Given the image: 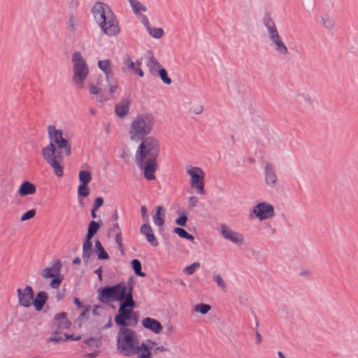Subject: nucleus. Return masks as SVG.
<instances>
[{
  "mask_svg": "<svg viewBox=\"0 0 358 358\" xmlns=\"http://www.w3.org/2000/svg\"><path fill=\"white\" fill-rule=\"evenodd\" d=\"M54 270L55 269L53 266L46 267L43 270L41 275L45 279L53 278L50 282V285L51 288L57 289L61 285L63 280V277L61 275H55Z\"/></svg>",
  "mask_w": 358,
  "mask_h": 358,
  "instance_id": "13",
  "label": "nucleus"
},
{
  "mask_svg": "<svg viewBox=\"0 0 358 358\" xmlns=\"http://www.w3.org/2000/svg\"><path fill=\"white\" fill-rule=\"evenodd\" d=\"M199 267H200V264L199 262H194L192 264L185 267L183 269V272L187 275H192Z\"/></svg>",
  "mask_w": 358,
  "mask_h": 358,
  "instance_id": "36",
  "label": "nucleus"
},
{
  "mask_svg": "<svg viewBox=\"0 0 358 358\" xmlns=\"http://www.w3.org/2000/svg\"><path fill=\"white\" fill-rule=\"evenodd\" d=\"M131 266L136 275L145 277V273L141 271V264L138 259H133L131 262Z\"/></svg>",
  "mask_w": 358,
  "mask_h": 358,
  "instance_id": "30",
  "label": "nucleus"
},
{
  "mask_svg": "<svg viewBox=\"0 0 358 358\" xmlns=\"http://www.w3.org/2000/svg\"><path fill=\"white\" fill-rule=\"evenodd\" d=\"M129 1L131 5L132 3H134L136 1V0H129Z\"/></svg>",
  "mask_w": 358,
  "mask_h": 358,
  "instance_id": "60",
  "label": "nucleus"
},
{
  "mask_svg": "<svg viewBox=\"0 0 358 358\" xmlns=\"http://www.w3.org/2000/svg\"><path fill=\"white\" fill-rule=\"evenodd\" d=\"M149 34L155 38H160L164 35V30L162 28L148 27Z\"/></svg>",
  "mask_w": 358,
  "mask_h": 358,
  "instance_id": "35",
  "label": "nucleus"
},
{
  "mask_svg": "<svg viewBox=\"0 0 358 358\" xmlns=\"http://www.w3.org/2000/svg\"><path fill=\"white\" fill-rule=\"evenodd\" d=\"M142 23L147 27L148 29V27H150L149 26V24H150L149 20L146 16H143L142 17Z\"/></svg>",
  "mask_w": 358,
  "mask_h": 358,
  "instance_id": "51",
  "label": "nucleus"
},
{
  "mask_svg": "<svg viewBox=\"0 0 358 358\" xmlns=\"http://www.w3.org/2000/svg\"><path fill=\"white\" fill-rule=\"evenodd\" d=\"M18 301L21 306L29 308L33 303L34 291L30 285H27L24 289H17Z\"/></svg>",
  "mask_w": 358,
  "mask_h": 358,
  "instance_id": "12",
  "label": "nucleus"
},
{
  "mask_svg": "<svg viewBox=\"0 0 358 358\" xmlns=\"http://www.w3.org/2000/svg\"><path fill=\"white\" fill-rule=\"evenodd\" d=\"M221 233L224 238L230 240L234 243L238 244L243 241V235L231 230L225 224L221 225Z\"/></svg>",
  "mask_w": 358,
  "mask_h": 358,
  "instance_id": "14",
  "label": "nucleus"
},
{
  "mask_svg": "<svg viewBox=\"0 0 358 358\" xmlns=\"http://www.w3.org/2000/svg\"><path fill=\"white\" fill-rule=\"evenodd\" d=\"M323 25L329 30L335 29V22L331 18L322 19Z\"/></svg>",
  "mask_w": 358,
  "mask_h": 358,
  "instance_id": "39",
  "label": "nucleus"
},
{
  "mask_svg": "<svg viewBox=\"0 0 358 358\" xmlns=\"http://www.w3.org/2000/svg\"><path fill=\"white\" fill-rule=\"evenodd\" d=\"M92 239L85 237L83 245V259L87 263L92 254Z\"/></svg>",
  "mask_w": 358,
  "mask_h": 358,
  "instance_id": "23",
  "label": "nucleus"
},
{
  "mask_svg": "<svg viewBox=\"0 0 358 358\" xmlns=\"http://www.w3.org/2000/svg\"><path fill=\"white\" fill-rule=\"evenodd\" d=\"M94 17L99 22L103 32L108 36H115L120 29L117 20L110 7L103 3H96L93 8Z\"/></svg>",
  "mask_w": 358,
  "mask_h": 358,
  "instance_id": "5",
  "label": "nucleus"
},
{
  "mask_svg": "<svg viewBox=\"0 0 358 358\" xmlns=\"http://www.w3.org/2000/svg\"><path fill=\"white\" fill-rule=\"evenodd\" d=\"M154 124V117L150 114L142 113L136 115L129 127V133L131 141H142L151 132Z\"/></svg>",
  "mask_w": 358,
  "mask_h": 358,
  "instance_id": "7",
  "label": "nucleus"
},
{
  "mask_svg": "<svg viewBox=\"0 0 358 358\" xmlns=\"http://www.w3.org/2000/svg\"><path fill=\"white\" fill-rule=\"evenodd\" d=\"M117 214L116 213L115 215V219H117Z\"/></svg>",
  "mask_w": 358,
  "mask_h": 358,
  "instance_id": "63",
  "label": "nucleus"
},
{
  "mask_svg": "<svg viewBox=\"0 0 358 358\" xmlns=\"http://www.w3.org/2000/svg\"><path fill=\"white\" fill-rule=\"evenodd\" d=\"M186 171L190 177V186L192 189H195L198 194L203 195L204 190V178L205 173L199 167L188 165L186 166Z\"/></svg>",
  "mask_w": 358,
  "mask_h": 358,
  "instance_id": "10",
  "label": "nucleus"
},
{
  "mask_svg": "<svg viewBox=\"0 0 358 358\" xmlns=\"http://www.w3.org/2000/svg\"><path fill=\"white\" fill-rule=\"evenodd\" d=\"M266 182L268 185H274L277 181L276 175L274 173L273 168L271 164H266L265 168Z\"/></svg>",
  "mask_w": 358,
  "mask_h": 358,
  "instance_id": "25",
  "label": "nucleus"
},
{
  "mask_svg": "<svg viewBox=\"0 0 358 358\" xmlns=\"http://www.w3.org/2000/svg\"><path fill=\"white\" fill-rule=\"evenodd\" d=\"M147 212H148V210H147L146 206H142L141 208V215H142V217L144 220H148V216Z\"/></svg>",
  "mask_w": 358,
  "mask_h": 358,
  "instance_id": "48",
  "label": "nucleus"
},
{
  "mask_svg": "<svg viewBox=\"0 0 358 358\" xmlns=\"http://www.w3.org/2000/svg\"><path fill=\"white\" fill-rule=\"evenodd\" d=\"M95 247L97 250V256L99 259H108L109 258L108 253L106 252L99 241L97 240L95 241Z\"/></svg>",
  "mask_w": 358,
  "mask_h": 358,
  "instance_id": "28",
  "label": "nucleus"
},
{
  "mask_svg": "<svg viewBox=\"0 0 358 358\" xmlns=\"http://www.w3.org/2000/svg\"><path fill=\"white\" fill-rule=\"evenodd\" d=\"M199 199L196 196H190L188 199V207L192 208L198 203Z\"/></svg>",
  "mask_w": 358,
  "mask_h": 358,
  "instance_id": "42",
  "label": "nucleus"
},
{
  "mask_svg": "<svg viewBox=\"0 0 358 358\" xmlns=\"http://www.w3.org/2000/svg\"><path fill=\"white\" fill-rule=\"evenodd\" d=\"M165 220V211L164 208L162 206H158L156 207V213L153 216L154 223L159 226L162 227L164 225Z\"/></svg>",
  "mask_w": 358,
  "mask_h": 358,
  "instance_id": "24",
  "label": "nucleus"
},
{
  "mask_svg": "<svg viewBox=\"0 0 358 358\" xmlns=\"http://www.w3.org/2000/svg\"><path fill=\"white\" fill-rule=\"evenodd\" d=\"M80 263V259L79 257H76L73 260V264H78Z\"/></svg>",
  "mask_w": 358,
  "mask_h": 358,
  "instance_id": "57",
  "label": "nucleus"
},
{
  "mask_svg": "<svg viewBox=\"0 0 358 358\" xmlns=\"http://www.w3.org/2000/svg\"><path fill=\"white\" fill-rule=\"evenodd\" d=\"M98 66L106 74V78L110 86L109 92H106L102 88H100L94 85H89V92L90 94L94 95L96 101L104 103L110 100L113 97V93L117 89V83L110 79L109 75L112 71V64L110 60H100L98 62Z\"/></svg>",
  "mask_w": 358,
  "mask_h": 358,
  "instance_id": "6",
  "label": "nucleus"
},
{
  "mask_svg": "<svg viewBox=\"0 0 358 358\" xmlns=\"http://www.w3.org/2000/svg\"><path fill=\"white\" fill-rule=\"evenodd\" d=\"M99 227H100V225L98 222H96L95 221H91L90 223L89 224L86 237L92 239V237L98 231Z\"/></svg>",
  "mask_w": 358,
  "mask_h": 358,
  "instance_id": "27",
  "label": "nucleus"
},
{
  "mask_svg": "<svg viewBox=\"0 0 358 358\" xmlns=\"http://www.w3.org/2000/svg\"><path fill=\"white\" fill-rule=\"evenodd\" d=\"M173 232L177 234L180 237L193 241L194 239V236L189 233H187L184 229L180 227H176L173 229Z\"/></svg>",
  "mask_w": 358,
  "mask_h": 358,
  "instance_id": "31",
  "label": "nucleus"
},
{
  "mask_svg": "<svg viewBox=\"0 0 358 358\" xmlns=\"http://www.w3.org/2000/svg\"><path fill=\"white\" fill-rule=\"evenodd\" d=\"M187 220V216L182 215L176 220V224H177L180 226H185Z\"/></svg>",
  "mask_w": 358,
  "mask_h": 358,
  "instance_id": "46",
  "label": "nucleus"
},
{
  "mask_svg": "<svg viewBox=\"0 0 358 358\" xmlns=\"http://www.w3.org/2000/svg\"><path fill=\"white\" fill-rule=\"evenodd\" d=\"M134 355H136L138 358H152V354L144 343L136 345L134 350Z\"/></svg>",
  "mask_w": 358,
  "mask_h": 358,
  "instance_id": "22",
  "label": "nucleus"
},
{
  "mask_svg": "<svg viewBox=\"0 0 358 358\" xmlns=\"http://www.w3.org/2000/svg\"><path fill=\"white\" fill-rule=\"evenodd\" d=\"M63 336V339L62 341H66L67 340H73V341H79L81 339V336H78L74 337L73 335H69L64 334Z\"/></svg>",
  "mask_w": 358,
  "mask_h": 358,
  "instance_id": "45",
  "label": "nucleus"
},
{
  "mask_svg": "<svg viewBox=\"0 0 358 358\" xmlns=\"http://www.w3.org/2000/svg\"><path fill=\"white\" fill-rule=\"evenodd\" d=\"M278 355H279L280 358H283V357H284V355H283V354H282V352H278Z\"/></svg>",
  "mask_w": 358,
  "mask_h": 358,
  "instance_id": "59",
  "label": "nucleus"
},
{
  "mask_svg": "<svg viewBox=\"0 0 358 358\" xmlns=\"http://www.w3.org/2000/svg\"><path fill=\"white\" fill-rule=\"evenodd\" d=\"M115 241H116L117 245L123 243H122V237L121 233L117 234V235L115 236Z\"/></svg>",
  "mask_w": 358,
  "mask_h": 358,
  "instance_id": "50",
  "label": "nucleus"
},
{
  "mask_svg": "<svg viewBox=\"0 0 358 358\" xmlns=\"http://www.w3.org/2000/svg\"><path fill=\"white\" fill-rule=\"evenodd\" d=\"M141 233L146 238L147 241L152 246L156 247L158 245V241L156 238L153 230L150 225L148 224H143L140 229Z\"/></svg>",
  "mask_w": 358,
  "mask_h": 358,
  "instance_id": "17",
  "label": "nucleus"
},
{
  "mask_svg": "<svg viewBox=\"0 0 358 358\" xmlns=\"http://www.w3.org/2000/svg\"><path fill=\"white\" fill-rule=\"evenodd\" d=\"M152 345H156L155 342H152Z\"/></svg>",
  "mask_w": 358,
  "mask_h": 358,
  "instance_id": "64",
  "label": "nucleus"
},
{
  "mask_svg": "<svg viewBox=\"0 0 358 358\" xmlns=\"http://www.w3.org/2000/svg\"><path fill=\"white\" fill-rule=\"evenodd\" d=\"M133 286L129 282L121 281L118 284L106 287L101 291V300L103 302L120 301L117 314L115 316V322L124 324L125 319H134V324L138 322L137 314L133 310L135 301L132 295Z\"/></svg>",
  "mask_w": 358,
  "mask_h": 358,
  "instance_id": "1",
  "label": "nucleus"
},
{
  "mask_svg": "<svg viewBox=\"0 0 358 358\" xmlns=\"http://www.w3.org/2000/svg\"><path fill=\"white\" fill-rule=\"evenodd\" d=\"M71 322L67 318V314L64 312L55 315L52 325L53 333L48 338L49 342H60L63 339L62 332L71 327Z\"/></svg>",
  "mask_w": 358,
  "mask_h": 358,
  "instance_id": "9",
  "label": "nucleus"
},
{
  "mask_svg": "<svg viewBox=\"0 0 358 358\" xmlns=\"http://www.w3.org/2000/svg\"><path fill=\"white\" fill-rule=\"evenodd\" d=\"M142 325L145 329H148L155 334H159L162 329V325L161 323L153 318L151 317H145L142 320Z\"/></svg>",
  "mask_w": 358,
  "mask_h": 358,
  "instance_id": "15",
  "label": "nucleus"
},
{
  "mask_svg": "<svg viewBox=\"0 0 358 358\" xmlns=\"http://www.w3.org/2000/svg\"><path fill=\"white\" fill-rule=\"evenodd\" d=\"M131 6H132L133 9L136 13H138L141 10H145V8L144 6H142V5L136 1Z\"/></svg>",
  "mask_w": 358,
  "mask_h": 358,
  "instance_id": "43",
  "label": "nucleus"
},
{
  "mask_svg": "<svg viewBox=\"0 0 358 358\" xmlns=\"http://www.w3.org/2000/svg\"><path fill=\"white\" fill-rule=\"evenodd\" d=\"M214 279L217 283V285L221 287V289L225 292L226 291V285L221 275L219 274L214 275Z\"/></svg>",
  "mask_w": 358,
  "mask_h": 358,
  "instance_id": "41",
  "label": "nucleus"
},
{
  "mask_svg": "<svg viewBox=\"0 0 358 358\" xmlns=\"http://www.w3.org/2000/svg\"><path fill=\"white\" fill-rule=\"evenodd\" d=\"M97 210H98L97 209H95V208H92V212H91V215H92V217L93 218H96V211Z\"/></svg>",
  "mask_w": 358,
  "mask_h": 358,
  "instance_id": "54",
  "label": "nucleus"
},
{
  "mask_svg": "<svg viewBox=\"0 0 358 358\" xmlns=\"http://www.w3.org/2000/svg\"><path fill=\"white\" fill-rule=\"evenodd\" d=\"M35 215L36 210L34 209L29 210L22 215L20 220L23 222L27 220H30L33 218L35 216Z\"/></svg>",
  "mask_w": 358,
  "mask_h": 358,
  "instance_id": "40",
  "label": "nucleus"
},
{
  "mask_svg": "<svg viewBox=\"0 0 358 358\" xmlns=\"http://www.w3.org/2000/svg\"><path fill=\"white\" fill-rule=\"evenodd\" d=\"M194 310L195 312L206 315L211 310V306L206 303H199L194 306Z\"/></svg>",
  "mask_w": 358,
  "mask_h": 358,
  "instance_id": "33",
  "label": "nucleus"
},
{
  "mask_svg": "<svg viewBox=\"0 0 358 358\" xmlns=\"http://www.w3.org/2000/svg\"><path fill=\"white\" fill-rule=\"evenodd\" d=\"M78 194L80 196H87L90 194V189L87 185L80 184L78 187Z\"/></svg>",
  "mask_w": 358,
  "mask_h": 358,
  "instance_id": "37",
  "label": "nucleus"
},
{
  "mask_svg": "<svg viewBox=\"0 0 358 358\" xmlns=\"http://www.w3.org/2000/svg\"><path fill=\"white\" fill-rule=\"evenodd\" d=\"M159 153L158 141L151 136L143 139L136 152L135 158L138 166L143 170L145 178L148 180L155 179L157 169V157Z\"/></svg>",
  "mask_w": 358,
  "mask_h": 358,
  "instance_id": "3",
  "label": "nucleus"
},
{
  "mask_svg": "<svg viewBox=\"0 0 358 358\" xmlns=\"http://www.w3.org/2000/svg\"><path fill=\"white\" fill-rule=\"evenodd\" d=\"M103 199L101 196H99L95 199L93 208L98 210L103 205Z\"/></svg>",
  "mask_w": 358,
  "mask_h": 358,
  "instance_id": "44",
  "label": "nucleus"
},
{
  "mask_svg": "<svg viewBox=\"0 0 358 358\" xmlns=\"http://www.w3.org/2000/svg\"><path fill=\"white\" fill-rule=\"evenodd\" d=\"M118 248H119V250H120V251L121 252V253H122V255H124V245H123V243H122V244H119V245H118Z\"/></svg>",
  "mask_w": 358,
  "mask_h": 358,
  "instance_id": "56",
  "label": "nucleus"
},
{
  "mask_svg": "<svg viewBox=\"0 0 358 358\" xmlns=\"http://www.w3.org/2000/svg\"><path fill=\"white\" fill-rule=\"evenodd\" d=\"M120 329L117 334V349L124 356L134 355V350L138 344L136 333L128 327L134 323V319H125L124 324L115 322Z\"/></svg>",
  "mask_w": 358,
  "mask_h": 358,
  "instance_id": "4",
  "label": "nucleus"
},
{
  "mask_svg": "<svg viewBox=\"0 0 358 358\" xmlns=\"http://www.w3.org/2000/svg\"><path fill=\"white\" fill-rule=\"evenodd\" d=\"M124 64L127 67L128 70L133 71L140 77H143L144 73L140 68V66L141 65V60H137L136 62H134L129 57H127L124 59Z\"/></svg>",
  "mask_w": 358,
  "mask_h": 358,
  "instance_id": "20",
  "label": "nucleus"
},
{
  "mask_svg": "<svg viewBox=\"0 0 358 358\" xmlns=\"http://www.w3.org/2000/svg\"><path fill=\"white\" fill-rule=\"evenodd\" d=\"M79 180L81 184L87 185L92 180L90 173L87 171H80L79 172Z\"/></svg>",
  "mask_w": 358,
  "mask_h": 358,
  "instance_id": "32",
  "label": "nucleus"
},
{
  "mask_svg": "<svg viewBox=\"0 0 358 358\" xmlns=\"http://www.w3.org/2000/svg\"><path fill=\"white\" fill-rule=\"evenodd\" d=\"M130 107V99L129 97H124L121 101L115 106V113L120 117H125L129 110Z\"/></svg>",
  "mask_w": 358,
  "mask_h": 358,
  "instance_id": "16",
  "label": "nucleus"
},
{
  "mask_svg": "<svg viewBox=\"0 0 358 358\" xmlns=\"http://www.w3.org/2000/svg\"><path fill=\"white\" fill-rule=\"evenodd\" d=\"M264 23H265V26L267 28L269 38L272 41V42L274 45L276 42H278V41L281 40V37L278 34V31L275 25V23L271 19L266 20Z\"/></svg>",
  "mask_w": 358,
  "mask_h": 358,
  "instance_id": "18",
  "label": "nucleus"
},
{
  "mask_svg": "<svg viewBox=\"0 0 358 358\" xmlns=\"http://www.w3.org/2000/svg\"><path fill=\"white\" fill-rule=\"evenodd\" d=\"M36 191V185L29 181L23 182L19 189L18 194L21 196L34 194Z\"/></svg>",
  "mask_w": 358,
  "mask_h": 358,
  "instance_id": "21",
  "label": "nucleus"
},
{
  "mask_svg": "<svg viewBox=\"0 0 358 358\" xmlns=\"http://www.w3.org/2000/svg\"><path fill=\"white\" fill-rule=\"evenodd\" d=\"M253 213L259 220L271 218L275 215L274 208L272 205L265 202L256 205L253 208Z\"/></svg>",
  "mask_w": 358,
  "mask_h": 358,
  "instance_id": "11",
  "label": "nucleus"
},
{
  "mask_svg": "<svg viewBox=\"0 0 358 358\" xmlns=\"http://www.w3.org/2000/svg\"><path fill=\"white\" fill-rule=\"evenodd\" d=\"M173 328L172 327H169V331H173Z\"/></svg>",
  "mask_w": 358,
  "mask_h": 358,
  "instance_id": "62",
  "label": "nucleus"
},
{
  "mask_svg": "<svg viewBox=\"0 0 358 358\" xmlns=\"http://www.w3.org/2000/svg\"><path fill=\"white\" fill-rule=\"evenodd\" d=\"M114 227H115V228H119V225H118V224H117V223H116V224H114Z\"/></svg>",
  "mask_w": 358,
  "mask_h": 358,
  "instance_id": "61",
  "label": "nucleus"
},
{
  "mask_svg": "<svg viewBox=\"0 0 358 358\" xmlns=\"http://www.w3.org/2000/svg\"><path fill=\"white\" fill-rule=\"evenodd\" d=\"M156 350H159V351H160V352H164V351H166V349L164 347H163V346L157 347V348H156Z\"/></svg>",
  "mask_w": 358,
  "mask_h": 358,
  "instance_id": "58",
  "label": "nucleus"
},
{
  "mask_svg": "<svg viewBox=\"0 0 358 358\" xmlns=\"http://www.w3.org/2000/svg\"><path fill=\"white\" fill-rule=\"evenodd\" d=\"M112 326V322H111V320H109V321L108 322V323L104 325V327H103V329H109Z\"/></svg>",
  "mask_w": 358,
  "mask_h": 358,
  "instance_id": "55",
  "label": "nucleus"
},
{
  "mask_svg": "<svg viewBox=\"0 0 358 358\" xmlns=\"http://www.w3.org/2000/svg\"><path fill=\"white\" fill-rule=\"evenodd\" d=\"M94 273L98 275L99 280H102V266H99Z\"/></svg>",
  "mask_w": 358,
  "mask_h": 358,
  "instance_id": "49",
  "label": "nucleus"
},
{
  "mask_svg": "<svg viewBox=\"0 0 358 358\" xmlns=\"http://www.w3.org/2000/svg\"><path fill=\"white\" fill-rule=\"evenodd\" d=\"M296 101L299 103H310L312 102L311 96L308 93L301 92L298 93L296 95Z\"/></svg>",
  "mask_w": 358,
  "mask_h": 358,
  "instance_id": "29",
  "label": "nucleus"
},
{
  "mask_svg": "<svg viewBox=\"0 0 358 358\" xmlns=\"http://www.w3.org/2000/svg\"><path fill=\"white\" fill-rule=\"evenodd\" d=\"M191 110L194 113L199 115L203 112V107L201 105H196Z\"/></svg>",
  "mask_w": 358,
  "mask_h": 358,
  "instance_id": "47",
  "label": "nucleus"
},
{
  "mask_svg": "<svg viewBox=\"0 0 358 358\" xmlns=\"http://www.w3.org/2000/svg\"><path fill=\"white\" fill-rule=\"evenodd\" d=\"M74 303L77 306L78 308H81L83 306L82 302L79 300L78 298L74 299Z\"/></svg>",
  "mask_w": 358,
  "mask_h": 358,
  "instance_id": "52",
  "label": "nucleus"
},
{
  "mask_svg": "<svg viewBox=\"0 0 358 358\" xmlns=\"http://www.w3.org/2000/svg\"><path fill=\"white\" fill-rule=\"evenodd\" d=\"M72 62L73 63V81L78 89H83L89 73L88 66L79 52L73 54Z\"/></svg>",
  "mask_w": 358,
  "mask_h": 358,
  "instance_id": "8",
  "label": "nucleus"
},
{
  "mask_svg": "<svg viewBox=\"0 0 358 358\" xmlns=\"http://www.w3.org/2000/svg\"><path fill=\"white\" fill-rule=\"evenodd\" d=\"M147 66L149 68V71L151 74L155 76L159 70L160 69V64L153 57H151L147 63Z\"/></svg>",
  "mask_w": 358,
  "mask_h": 358,
  "instance_id": "26",
  "label": "nucleus"
},
{
  "mask_svg": "<svg viewBox=\"0 0 358 358\" xmlns=\"http://www.w3.org/2000/svg\"><path fill=\"white\" fill-rule=\"evenodd\" d=\"M48 301V295L44 291H40L36 295V297H33V303L34 308L37 311H41L43 306Z\"/></svg>",
  "mask_w": 358,
  "mask_h": 358,
  "instance_id": "19",
  "label": "nucleus"
},
{
  "mask_svg": "<svg viewBox=\"0 0 358 358\" xmlns=\"http://www.w3.org/2000/svg\"><path fill=\"white\" fill-rule=\"evenodd\" d=\"M255 334H256V342H257V344L261 343V342H262L261 334L258 331H257Z\"/></svg>",
  "mask_w": 358,
  "mask_h": 358,
  "instance_id": "53",
  "label": "nucleus"
},
{
  "mask_svg": "<svg viewBox=\"0 0 358 358\" xmlns=\"http://www.w3.org/2000/svg\"><path fill=\"white\" fill-rule=\"evenodd\" d=\"M159 75L165 84L170 85L171 83V79L168 76L165 69H160L159 70Z\"/></svg>",
  "mask_w": 358,
  "mask_h": 358,
  "instance_id": "38",
  "label": "nucleus"
},
{
  "mask_svg": "<svg viewBox=\"0 0 358 358\" xmlns=\"http://www.w3.org/2000/svg\"><path fill=\"white\" fill-rule=\"evenodd\" d=\"M48 134L50 138L49 144L43 148L41 154L43 159L53 169L57 177L64 176L63 154L70 156L71 154V144L68 139L64 137L63 131L57 129L55 126L48 127Z\"/></svg>",
  "mask_w": 358,
  "mask_h": 358,
  "instance_id": "2",
  "label": "nucleus"
},
{
  "mask_svg": "<svg viewBox=\"0 0 358 358\" xmlns=\"http://www.w3.org/2000/svg\"><path fill=\"white\" fill-rule=\"evenodd\" d=\"M275 50L281 54V55H287L288 54V49L282 40L278 41V42H276L275 44Z\"/></svg>",
  "mask_w": 358,
  "mask_h": 358,
  "instance_id": "34",
  "label": "nucleus"
}]
</instances>
